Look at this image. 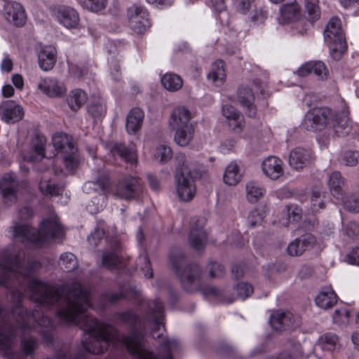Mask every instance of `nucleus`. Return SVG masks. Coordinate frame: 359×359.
<instances>
[{"label": "nucleus", "instance_id": "f257e3e1", "mask_svg": "<svg viewBox=\"0 0 359 359\" xmlns=\"http://www.w3.org/2000/svg\"><path fill=\"white\" fill-rule=\"evenodd\" d=\"M21 254L24 257L23 252ZM40 263L32 262L28 268L23 267L21 261L22 280L25 282L30 299L43 306H53L58 318L63 323H73L80 325L84 332L82 345L83 348L93 354L106 351L110 344L124 346L133 359H172V353L180 346L178 341L166 339L161 349L166 353L156 355L144 347V332L142 320L132 311L121 314V319L130 325V334L121 335L112 326L98 322L85 312L91 307L90 292L81 283L74 282L59 287L41 281L34 276L32 272L40 267Z\"/></svg>", "mask_w": 359, "mask_h": 359}, {"label": "nucleus", "instance_id": "f03ea898", "mask_svg": "<svg viewBox=\"0 0 359 359\" xmlns=\"http://www.w3.org/2000/svg\"><path fill=\"white\" fill-rule=\"evenodd\" d=\"M21 254H5L0 261V285L4 286L15 304L8 319H0V350L7 351L11 345L12 339L20 332L30 330L34 322L40 326L52 327L50 318L41 316L39 311L32 313L24 311L21 301L24 292H27L25 282L22 280Z\"/></svg>", "mask_w": 359, "mask_h": 359}, {"label": "nucleus", "instance_id": "7ed1b4c3", "mask_svg": "<svg viewBox=\"0 0 359 359\" xmlns=\"http://www.w3.org/2000/svg\"><path fill=\"white\" fill-rule=\"evenodd\" d=\"M339 108L335 112L327 107L311 108L304 115L302 128L313 132L327 129L339 137L346 135L351 126L348 107L344 100H339Z\"/></svg>", "mask_w": 359, "mask_h": 359}, {"label": "nucleus", "instance_id": "20e7f679", "mask_svg": "<svg viewBox=\"0 0 359 359\" xmlns=\"http://www.w3.org/2000/svg\"><path fill=\"white\" fill-rule=\"evenodd\" d=\"M13 237L16 241L41 247L52 239H62L64 231L56 216L43 219L39 229H32L27 224H15L13 227Z\"/></svg>", "mask_w": 359, "mask_h": 359}, {"label": "nucleus", "instance_id": "39448f33", "mask_svg": "<svg viewBox=\"0 0 359 359\" xmlns=\"http://www.w3.org/2000/svg\"><path fill=\"white\" fill-rule=\"evenodd\" d=\"M324 41L329 46L331 56L336 60H339L346 52L347 45L339 18L333 17L327 23Z\"/></svg>", "mask_w": 359, "mask_h": 359}, {"label": "nucleus", "instance_id": "423d86ee", "mask_svg": "<svg viewBox=\"0 0 359 359\" xmlns=\"http://www.w3.org/2000/svg\"><path fill=\"white\" fill-rule=\"evenodd\" d=\"M52 142L57 153L62 155L67 169H76L79 165V157L72 137L66 133H57L53 135Z\"/></svg>", "mask_w": 359, "mask_h": 359}, {"label": "nucleus", "instance_id": "0eeeda50", "mask_svg": "<svg viewBox=\"0 0 359 359\" xmlns=\"http://www.w3.org/2000/svg\"><path fill=\"white\" fill-rule=\"evenodd\" d=\"M175 182L178 198L183 202L192 201L196 194V186L191 171L185 168L177 171Z\"/></svg>", "mask_w": 359, "mask_h": 359}, {"label": "nucleus", "instance_id": "6e6552de", "mask_svg": "<svg viewBox=\"0 0 359 359\" xmlns=\"http://www.w3.org/2000/svg\"><path fill=\"white\" fill-rule=\"evenodd\" d=\"M143 191L139 178L127 176L119 180L114 189L112 194L121 199L133 200L138 198Z\"/></svg>", "mask_w": 359, "mask_h": 359}, {"label": "nucleus", "instance_id": "1a4fd4ad", "mask_svg": "<svg viewBox=\"0 0 359 359\" xmlns=\"http://www.w3.org/2000/svg\"><path fill=\"white\" fill-rule=\"evenodd\" d=\"M175 272L180 278L181 283L189 292H192L199 289L201 286L200 277L201 269L196 264H189L181 269L174 264Z\"/></svg>", "mask_w": 359, "mask_h": 359}, {"label": "nucleus", "instance_id": "9d476101", "mask_svg": "<svg viewBox=\"0 0 359 359\" xmlns=\"http://www.w3.org/2000/svg\"><path fill=\"white\" fill-rule=\"evenodd\" d=\"M127 15L129 25L134 32L142 34L149 28L151 23L149 14L142 6H131L128 9Z\"/></svg>", "mask_w": 359, "mask_h": 359}, {"label": "nucleus", "instance_id": "9b49d317", "mask_svg": "<svg viewBox=\"0 0 359 359\" xmlns=\"http://www.w3.org/2000/svg\"><path fill=\"white\" fill-rule=\"evenodd\" d=\"M259 88V86L257 83L251 82L248 84L241 85L238 89V101L250 117H254L257 114L256 106L254 104L255 90Z\"/></svg>", "mask_w": 359, "mask_h": 359}, {"label": "nucleus", "instance_id": "f8f14e48", "mask_svg": "<svg viewBox=\"0 0 359 359\" xmlns=\"http://www.w3.org/2000/svg\"><path fill=\"white\" fill-rule=\"evenodd\" d=\"M204 225L205 220L203 218L192 219L188 242L189 245L196 250H201L206 245L208 236L204 229Z\"/></svg>", "mask_w": 359, "mask_h": 359}, {"label": "nucleus", "instance_id": "ddd939ff", "mask_svg": "<svg viewBox=\"0 0 359 359\" xmlns=\"http://www.w3.org/2000/svg\"><path fill=\"white\" fill-rule=\"evenodd\" d=\"M143 302L141 303V306H143V304H146L148 311L146 316V321L147 323H151L155 327L152 330V335L154 338H159L163 335L162 333L155 335L156 330H160L161 327L163 325V313H164V307L162 303L158 299H154L150 302H146L142 300Z\"/></svg>", "mask_w": 359, "mask_h": 359}, {"label": "nucleus", "instance_id": "4468645a", "mask_svg": "<svg viewBox=\"0 0 359 359\" xmlns=\"http://www.w3.org/2000/svg\"><path fill=\"white\" fill-rule=\"evenodd\" d=\"M261 170L266 178L273 181L280 180L285 175L284 163L276 156L264 158L261 163Z\"/></svg>", "mask_w": 359, "mask_h": 359}, {"label": "nucleus", "instance_id": "2eb2a0df", "mask_svg": "<svg viewBox=\"0 0 359 359\" xmlns=\"http://www.w3.org/2000/svg\"><path fill=\"white\" fill-rule=\"evenodd\" d=\"M54 17L59 24L67 29L79 28L80 24L79 14L72 7L67 6L57 7L54 11Z\"/></svg>", "mask_w": 359, "mask_h": 359}, {"label": "nucleus", "instance_id": "dca6fc26", "mask_svg": "<svg viewBox=\"0 0 359 359\" xmlns=\"http://www.w3.org/2000/svg\"><path fill=\"white\" fill-rule=\"evenodd\" d=\"M46 137L40 133H35L31 141L30 149L22 154L25 161L29 162L41 161L46 156Z\"/></svg>", "mask_w": 359, "mask_h": 359}, {"label": "nucleus", "instance_id": "f3484780", "mask_svg": "<svg viewBox=\"0 0 359 359\" xmlns=\"http://www.w3.org/2000/svg\"><path fill=\"white\" fill-rule=\"evenodd\" d=\"M24 116L22 107L14 100H6L0 104V118L6 123H15Z\"/></svg>", "mask_w": 359, "mask_h": 359}, {"label": "nucleus", "instance_id": "a211bd4d", "mask_svg": "<svg viewBox=\"0 0 359 359\" xmlns=\"http://www.w3.org/2000/svg\"><path fill=\"white\" fill-rule=\"evenodd\" d=\"M4 18L15 27H22L27 20L23 6L15 1L8 2L4 6Z\"/></svg>", "mask_w": 359, "mask_h": 359}, {"label": "nucleus", "instance_id": "6ab92c4d", "mask_svg": "<svg viewBox=\"0 0 359 359\" xmlns=\"http://www.w3.org/2000/svg\"><path fill=\"white\" fill-rule=\"evenodd\" d=\"M18 183L15 181V175L11 173L6 174L0 181V191L4 201L8 205H11L16 201V192L18 191Z\"/></svg>", "mask_w": 359, "mask_h": 359}, {"label": "nucleus", "instance_id": "aec40b11", "mask_svg": "<svg viewBox=\"0 0 359 359\" xmlns=\"http://www.w3.org/2000/svg\"><path fill=\"white\" fill-rule=\"evenodd\" d=\"M316 243L315 237L311 233H306L289 243L287 254L292 257L302 255L304 252L314 247Z\"/></svg>", "mask_w": 359, "mask_h": 359}, {"label": "nucleus", "instance_id": "412c9836", "mask_svg": "<svg viewBox=\"0 0 359 359\" xmlns=\"http://www.w3.org/2000/svg\"><path fill=\"white\" fill-rule=\"evenodd\" d=\"M269 323L275 330H283L286 327H292L298 325L291 312L282 311L273 312L269 318Z\"/></svg>", "mask_w": 359, "mask_h": 359}, {"label": "nucleus", "instance_id": "4be33fe9", "mask_svg": "<svg viewBox=\"0 0 359 359\" xmlns=\"http://www.w3.org/2000/svg\"><path fill=\"white\" fill-rule=\"evenodd\" d=\"M112 155H118L127 163L136 165L138 161L137 150L134 146L127 147L120 142H114L110 146Z\"/></svg>", "mask_w": 359, "mask_h": 359}, {"label": "nucleus", "instance_id": "5701e85b", "mask_svg": "<svg viewBox=\"0 0 359 359\" xmlns=\"http://www.w3.org/2000/svg\"><path fill=\"white\" fill-rule=\"evenodd\" d=\"M37 88L43 93L50 97H60L65 93L66 89L64 84L57 79L53 78H45L41 79Z\"/></svg>", "mask_w": 359, "mask_h": 359}, {"label": "nucleus", "instance_id": "b1692460", "mask_svg": "<svg viewBox=\"0 0 359 359\" xmlns=\"http://www.w3.org/2000/svg\"><path fill=\"white\" fill-rule=\"evenodd\" d=\"M57 60V50L53 46H44L38 53L39 67L45 72L51 70Z\"/></svg>", "mask_w": 359, "mask_h": 359}, {"label": "nucleus", "instance_id": "393cba45", "mask_svg": "<svg viewBox=\"0 0 359 359\" xmlns=\"http://www.w3.org/2000/svg\"><path fill=\"white\" fill-rule=\"evenodd\" d=\"M311 158L310 150L298 147L293 149L289 155V164L291 168L299 170L306 166Z\"/></svg>", "mask_w": 359, "mask_h": 359}, {"label": "nucleus", "instance_id": "a878e982", "mask_svg": "<svg viewBox=\"0 0 359 359\" xmlns=\"http://www.w3.org/2000/svg\"><path fill=\"white\" fill-rule=\"evenodd\" d=\"M191 119L190 111L184 107H178L172 111L168 123L172 129H176L193 125L191 123Z\"/></svg>", "mask_w": 359, "mask_h": 359}, {"label": "nucleus", "instance_id": "bb28decb", "mask_svg": "<svg viewBox=\"0 0 359 359\" xmlns=\"http://www.w3.org/2000/svg\"><path fill=\"white\" fill-rule=\"evenodd\" d=\"M226 126L235 134L240 133L245 126L244 116L233 107L226 108Z\"/></svg>", "mask_w": 359, "mask_h": 359}, {"label": "nucleus", "instance_id": "cd10ccee", "mask_svg": "<svg viewBox=\"0 0 359 359\" xmlns=\"http://www.w3.org/2000/svg\"><path fill=\"white\" fill-rule=\"evenodd\" d=\"M301 16V6L295 0L291 3L285 4L280 8L279 21L280 23L295 22L300 19Z\"/></svg>", "mask_w": 359, "mask_h": 359}, {"label": "nucleus", "instance_id": "c85d7f7f", "mask_svg": "<svg viewBox=\"0 0 359 359\" xmlns=\"http://www.w3.org/2000/svg\"><path fill=\"white\" fill-rule=\"evenodd\" d=\"M121 245L117 241L110 245V249L105 250L102 256V264L107 269H114L121 263L119 250Z\"/></svg>", "mask_w": 359, "mask_h": 359}, {"label": "nucleus", "instance_id": "c756f323", "mask_svg": "<svg viewBox=\"0 0 359 359\" xmlns=\"http://www.w3.org/2000/svg\"><path fill=\"white\" fill-rule=\"evenodd\" d=\"M337 302V296L330 286L322 288L315 299L316 306L323 309L332 307Z\"/></svg>", "mask_w": 359, "mask_h": 359}, {"label": "nucleus", "instance_id": "7c9ffc66", "mask_svg": "<svg viewBox=\"0 0 359 359\" xmlns=\"http://www.w3.org/2000/svg\"><path fill=\"white\" fill-rule=\"evenodd\" d=\"M144 116V112L140 108H134L130 110L127 116L126 123V130L128 134H135L140 130Z\"/></svg>", "mask_w": 359, "mask_h": 359}, {"label": "nucleus", "instance_id": "2f4dec72", "mask_svg": "<svg viewBox=\"0 0 359 359\" xmlns=\"http://www.w3.org/2000/svg\"><path fill=\"white\" fill-rule=\"evenodd\" d=\"M266 193L265 187L256 181H250L245 184L246 199L250 203L258 202L264 196Z\"/></svg>", "mask_w": 359, "mask_h": 359}, {"label": "nucleus", "instance_id": "473e14b6", "mask_svg": "<svg viewBox=\"0 0 359 359\" xmlns=\"http://www.w3.org/2000/svg\"><path fill=\"white\" fill-rule=\"evenodd\" d=\"M175 133L174 140L177 144L180 147L188 146L194 139V126H185L182 128L173 129Z\"/></svg>", "mask_w": 359, "mask_h": 359}, {"label": "nucleus", "instance_id": "72a5a7b5", "mask_svg": "<svg viewBox=\"0 0 359 359\" xmlns=\"http://www.w3.org/2000/svg\"><path fill=\"white\" fill-rule=\"evenodd\" d=\"M344 179L341 173L334 171L329 175L328 186L332 195L337 200L343 196L344 191L343 189Z\"/></svg>", "mask_w": 359, "mask_h": 359}, {"label": "nucleus", "instance_id": "f704fd0d", "mask_svg": "<svg viewBox=\"0 0 359 359\" xmlns=\"http://www.w3.org/2000/svg\"><path fill=\"white\" fill-rule=\"evenodd\" d=\"M109 178L107 175L102 174L99 176L96 181H88L83 186V190L87 194L91 193L93 191L102 192L109 186Z\"/></svg>", "mask_w": 359, "mask_h": 359}, {"label": "nucleus", "instance_id": "c9c22d12", "mask_svg": "<svg viewBox=\"0 0 359 359\" xmlns=\"http://www.w3.org/2000/svg\"><path fill=\"white\" fill-rule=\"evenodd\" d=\"M161 83L165 89L170 92H176L183 85L182 78L174 73H166L161 78Z\"/></svg>", "mask_w": 359, "mask_h": 359}, {"label": "nucleus", "instance_id": "e433bc0d", "mask_svg": "<svg viewBox=\"0 0 359 359\" xmlns=\"http://www.w3.org/2000/svg\"><path fill=\"white\" fill-rule=\"evenodd\" d=\"M242 173L239 164L236 161L231 162L226 167V184L236 185L241 180Z\"/></svg>", "mask_w": 359, "mask_h": 359}, {"label": "nucleus", "instance_id": "4c0bfd02", "mask_svg": "<svg viewBox=\"0 0 359 359\" xmlns=\"http://www.w3.org/2000/svg\"><path fill=\"white\" fill-rule=\"evenodd\" d=\"M304 13L309 21L313 22L320 18L319 0H303Z\"/></svg>", "mask_w": 359, "mask_h": 359}, {"label": "nucleus", "instance_id": "58836bf2", "mask_svg": "<svg viewBox=\"0 0 359 359\" xmlns=\"http://www.w3.org/2000/svg\"><path fill=\"white\" fill-rule=\"evenodd\" d=\"M337 200L346 210L353 213L359 212V194H347L344 192Z\"/></svg>", "mask_w": 359, "mask_h": 359}, {"label": "nucleus", "instance_id": "ea45409f", "mask_svg": "<svg viewBox=\"0 0 359 359\" xmlns=\"http://www.w3.org/2000/svg\"><path fill=\"white\" fill-rule=\"evenodd\" d=\"M266 215L265 206H257L251 210L247 218V225L248 227L254 228L262 224Z\"/></svg>", "mask_w": 359, "mask_h": 359}, {"label": "nucleus", "instance_id": "a19ab883", "mask_svg": "<svg viewBox=\"0 0 359 359\" xmlns=\"http://www.w3.org/2000/svg\"><path fill=\"white\" fill-rule=\"evenodd\" d=\"M86 101V95L84 91L77 89L72 90L68 97L67 103L73 111L78 110Z\"/></svg>", "mask_w": 359, "mask_h": 359}, {"label": "nucleus", "instance_id": "79ce46f5", "mask_svg": "<svg viewBox=\"0 0 359 359\" xmlns=\"http://www.w3.org/2000/svg\"><path fill=\"white\" fill-rule=\"evenodd\" d=\"M39 189L43 195L46 196H57L62 191V188L45 177L39 184Z\"/></svg>", "mask_w": 359, "mask_h": 359}, {"label": "nucleus", "instance_id": "37998d69", "mask_svg": "<svg viewBox=\"0 0 359 359\" xmlns=\"http://www.w3.org/2000/svg\"><path fill=\"white\" fill-rule=\"evenodd\" d=\"M324 194L325 192L322 190L321 187H316L313 190L311 198V206L309 210V212L315 213L324 208L325 205L322 199Z\"/></svg>", "mask_w": 359, "mask_h": 359}, {"label": "nucleus", "instance_id": "c03bdc74", "mask_svg": "<svg viewBox=\"0 0 359 359\" xmlns=\"http://www.w3.org/2000/svg\"><path fill=\"white\" fill-rule=\"evenodd\" d=\"M107 204V196L104 191L98 195L87 205V210L90 214H96L103 210Z\"/></svg>", "mask_w": 359, "mask_h": 359}, {"label": "nucleus", "instance_id": "a18cd8bd", "mask_svg": "<svg viewBox=\"0 0 359 359\" xmlns=\"http://www.w3.org/2000/svg\"><path fill=\"white\" fill-rule=\"evenodd\" d=\"M172 156V151L171 149L165 144H161L155 149L153 154L154 160L159 163H167L171 159Z\"/></svg>", "mask_w": 359, "mask_h": 359}, {"label": "nucleus", "instance_id": "49530a36", "mask_svg": "<svg viewBox=\"0 0 359 359\" xmlns=\"http://www.w3.org/2000/svg\"><path fill=\"white\" fill-rule=\"evenodd\" d=\"M60 264L66 271L70 272L77 268L78 261L74 254L65 252L60 255Z\"/></svg>", "mask_w": 359, "mask_h": 359}, {"label": "nucleus", "instance_id": "de8ad7c7", "mask_svg": "<svg viewBox=\"0 0 359 359\" xmlns=\"http://www.w3.org/2000/svg\"><path fill=\"white\" fill-rule=\"evenodd\" d=\"M208 79L212 83L222 81L224 76V65L222 60H217L212 65V71L208 74Z\"/></svg>", "mask_w": 359, "mask_h": 359}, {"label": "nucleus", "instance_id": "09e8293b", "mask_svg": "<svg viewBox=\"0 0 359 359\" xmlns=\"http://www.w3.org/2000/svg\"><path fill=\"white\" fill-rule=\"evenodd\" d=\"M136 267L142 271L145 277L150 278L153 276V271L146 252H143L140 255L136 261Z\"/></svg>", "mask_w": 359, "mask_h": 359}, {"label": "nucleus", "instance_id": "8fccbe9b", "mask_svg": "<svg viewBox=\"0 0 359 359\" xmlns=\"http://www.w3.org/2000/svg\"><path fill=\"white\" fill-rule=\"evenodd\" d=\"M350 317V311L346 305H344L337 308L333 315V323L337 325H345L348 323Z\"/></svg>", "mask_w": 359, "mask_h": 359}, {"label": "nucleus", "instance_id": "3c124183", "mask_svg": "<svg viewBox=\"0 0 359 359\" xmlns=\"http://www.w3.org/2000/svg\"><path fill=\"white\" fill-rule=\"evenodd\" d=\"M338 341V338L334 334L327 333L321 336L318 340L321 348L325 351H332L334 349Z\"/></svg>", "mask_w": 359, "mask_h": 359}, {"label": "nucleus", "instance_id": "603ef678", "mask_svg": "<svg viewBox=\"0 0 359 359\" xmlns=\"http://www.w3.org/2000/svg\"><path fill=\"white\" fill-rule=\"evenodd\" d=\"M301 355V345L299 344H294L290 348L282 351L276 359H297Z\"/></svg>", "mask_w": 359, "mask_h": 359}, {"label": "nucleus", "instance_id": "864d4df0", "mask_svg": "<svg viewBox=\"0 0 359 359\" xmlns=\"http://www.w3.org/2000/svg\"><path fill=\"white\" fill-rule=\"evenodd\" d=\"M88 111L93 118H100L105 114L106 107L102 100H95L88 105Z\"/></svg>", "mask_w": 359, "mask_h": 359}, {"label": "nucleus", "instance_id": "5fc2aeb1", "mask_svg": "<svg viewBox=\"0 0 359 359\" xmlns=\"http://www.w3.org/2000/svg\"><path fill=\"white\" fill-rule=\"evenodd\" d=\"M312 72L319 80L325 81L329 76V70L324 62L321 61H312Z\"/></svg>", "mask_w": 359, "mask_h": 359}, {"label": "nucleus", "instance_id": "6e6d98bb", "mask_svg": "<svg viewBox=\"0 0 359 359\" xmlns=\"http://www.w3.org/2000/svg\"><path fill=\"white\" fill-rule=\"evenodd\" d=\"M288 218L286 221H283V225L287 226L290 222H298L301 219V210L296 205H289L286 207Z\"/></svg>", "mask_w": 359, "mask_h": 359}, {"label": "nucleus", "instance_id": "4d7b16f0", "mask_svg": "<svg viewBox=\"0 0 359 359\" xmlns=\"http://www.w3.org/2000/svg\"><path fill=\"white\" fill-rule=\"evenodd\" d=\"M234 290L237 293L238 297L241 299H245L250 297L253 292L252 286L247 283H240L237 284Z\"/></svg>", "mask_w": 359, "mask_h": 359}, {"label": "nucleus", "instance_id": "13d9d810", "mask_svg": "<svg viewBox=\"0 0 359 359\" xmlns=\"http://www.w3.org/2000/svg\"><path fill=\"white\" fill-rule=\"evenodd\" d=\"M88 9L97 12L105 8L107 0H79Z\"/></svg>", "mask_w": 359, "mask_h": 359}, {"label": "nucleus", "instance_id": "bf43d9fd", "mask_svg": "<svg viewBox=\"0 0 359 359\" xmlns=\"http://www.w3.org/2000/svg\"><path fill=\"white\" fill-rule=\"evenodd\" d=\"M340 4L350 15H359V0H340Z\"/></svg>", "mask_w": 359, "mask_h": 359}, {"label": "nucleus", "instance_id": "052dcab7", "mask_svg": "<svg viewBox=\"0 0 359 359\" xmlns=\"http://www.w3.org/2000/svg\"><path fill=\"white\" fill-rule=\"evenodd\" d=\"M359 159V153L358 151H346L342 158V163L346 166H354L357 164Z\"/></svg>", "mask_w": 359, "mask_h": 359}, {"label": "nucleus", "instance_id": "680f3d73", "mask_svg": "<svg viewBox=\"0 0 359 359\" xmlns=\"http://www.w3.org/2000/svg\"><path fill=\"white\" fill-rule=\"evenodd\" d=\"M21 346L25 353L31 354L34 351L36 347V341L32 337H23L21 341Z\"/></svg>", "mask_w": 359, "mask_h": 359}, {"label": "nucleus", "instance_id": "e2e57ef3", "mask_svg": "<svg viewBox=\"0 0 359 359\" xmlns=\"http://www.w3.org/2000/svg\"><path fill=\"white\" fill-rule=\"evenodd\" d=\"M344 233L347 237L354 239L359 236V226L355 222H349L344 228Z\"/></svg>", "mask_w": 359, "mask_h": 359}, {"label": "nucleus", "instance_id": "0e129e2a", "mask_svg": "<svg viewBox=\"0 0 359 359\" xmlns=\"http://www.w3.org/2000/svg\"><path fill=\"white\" fill-rule=\"evenodd\" d=\"M346 261L348 264L353 265L359 264V248H353L346 256Z\"/></svg>", "mask_w": 359, "mask_h": 359}, {"label": "nucleus", "instance_id": "69168bd1", "mask_svg": "<svg viewBox=\"0 0 359 359\" xmlns=\"http://www.w3.org/2000/svg\"><path fill=\"white\" fill-rule=\"evenodd\" d=\"M256 0H241L237 5V11L242 14H247Z\"/></svg>", "mask_w": 359, "mask_h": 359}, {"label": "nucleus", "instance_id": "338daca9", "mask_svg": "<svg viewBox=\"0 0 359 359\" xmlns=\"http://www.w3.org/2000/svg\"><path fill=\"white\" fill-rule=\"evenodd\" d=\"M210 276L216 278L222 274V266L216 262H210L208 264Z\"/></svg>", "mask_w": 359, "mask_h": 359}, {"label": "nucleus", "instance_id": "774afa93", "mask_svg": "<svg viewBox=\"0 0 359 359\" xmlns=\"http://www.w3.org/2000/svg\"><path fill=\"white\" fill-rule=\"evenodd\" d=\"M104 234V231L101 228H96L95 231L88 237V241L90 243L95 245H97V241H100Z\"/></svg>", "mask_w": 359, "mask_h": 359}]
</instances>
